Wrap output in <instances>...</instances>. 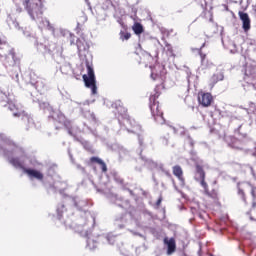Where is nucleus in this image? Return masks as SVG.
<instances>
[{"mask_svg": "<svg viewBox=\"0 0 256 256\" xmlns=\"http://www.w3.org/2000/svg\"><path fill=\"white\" fill-rule=\"evenodd\" d=\"M23 5L33 21H36L39 29H48L55 33V27L46 18H43V7L40 0H24Z\"/></svg>", "mask_w": 256, "mask_h": 256, "instance_id": "obj_1", "label": "nucleus"}, {"mask_svg": "<svg viewBox=\"0 0 256 256\" xmlns=\"http://www.w3.org/2000/svg\"><path fill=\"white\" fill-rule=\"evenodd\" d=\"M0 103H6L8 105V109L12 112L14 117H22V121L24 123H28V125H33V118L29 116L25 111L21 108L17 107L15 100L9 98L7 94L0 90Z\"/></svg>", "mask_w": 256, "mask_h": 256, "instance_id": "obj_2", "label": "nucleus"}, {"mask_svg": "<svg viewBox=\"0 0 256 256\" xmlns=\"http://www.w3.org/2000/svg\"><path fill=\"white\" fill-rule=\"evenodd\" d=\"M27 160V157L22 156L19 158H12L9 160L11 165L13 167H16V169H23L24 173L28 175L29 179H37L38 181H43V173H41L39 170H34L30 168H25V161Z\"/></svg>", "mask_w": 256, "mask_h": 256, "instance_id": "obj_3", "label": "nucleus"}, {"mask_svg": "<svg viewBox=\"0 0 256 256\" xmlns=\"http://www.w3.org/2000/svg\"><path fill=\"white\" fill-rule=\"evenodd\" d=\"M157 97H159V95L150 96V111H151L152 117L154 118V121H156L158 125H164L165 118L163 117V112L159 110V102H157L156 100Z\"/></svg>", "mask_w": 256, "mask_h": 256, "instance_id": "obj_4", "label": "nucleus"}, {"mask_svg": "<svg viewBox=\"0 0 256 256\" xmlns=\"http://www.w3.org/2000/svg\"><path fill=\"white\" fill-rule=\"evenodd\" d=\"M85 87L91 89L92 95H97V84L95 80V71L93 67L87 63V74L83 75Z\"/></svg>", "mask_w": 256, "mask_h": 256, "instance_id": "obj_5", "label": "nucleus"}, {"mask_svg": "<svg viewBox=\"0 0 256 256\" xmlns=\"http://www.w3.org/2000/svg\"><path fill=\"white\" fill-rule=\"evenodd\" d=\"M194 179L195 181L200 183L205 193H209V185H207V182H205V170H203V166H200L199 163H196V172L194 174Z\"/></svg>", "mask_w": 256, "mask_h": 256, "instance_id": "obj_6", "label": "nucleus"}, {"mask_svg": "<svg viewBox=\"0 0 256 256\" xmlns=\"http://www.w3.org/2000/svg\"><path fill=\"white\" fill-rule=\"evenodd\" d=\"M198 102L200 105H202V107H209V105H211L213 102V96L209 92H200L198 94Z\"/></svg>", "mask_w": 256, "mask_h": 256, "instance_id": "obj_7", "label": "nucleus"}, {"mask_svg": "<svg viewBox=\"0 0 256 256\" xmlns=\"http://www.w3.org/2000/svg\"><path fill=\"white\" fill-rule=\"evenodd\" d=\"M30 83L37 91H43V89H45V80L37 77L35 73L30 74Z\"/></svg>", "mask_w": 256, "mask_h": 256, "instance_id": "obj_8", "label": "nucleus"}, {"mask_svg": "<svg viewBox=\"0 0 256 256\" xmlns=\"http://www.w3.org/2000/svg\"><path fill=\"white\" fill-rule=\"evenodd\" d=\"M79 55H87L89 53V43L85 38H80L76 42Z\"/></svg>", "mask_w": 256, "mask_h": 256, "instance_id": "obj_9", "label": "nucleus"}, {"mask_svg": "<svg viewBox=\"0 0 256 256\" xmlns=\"http://www.w3.org/2000/svg\"><path fill=\"white\" fill-rule=\"evenodd\" d=\"M240 20L242 21V28L247 33L251 29V19L249 18V14L245 12L238 13Z\"/></svg>", "mask_w": 256, "mask_h": 256, "instance_id": "obj_10", "label": "nucleus"}, {"mask_svg": "<svg viewBox=\"0 0 256 256\" xmlns=\"http://www.w3.org/2000/svg\"><path fill=\"white\" fill-rule=\"evenodd\" d=\"M165 245H167V255H172V253H175L176 245H175V239L174 238H165L164 239Z\"/></svg>", "mask_w": 256, "mask_h": 256, "instance_id": "obj_11", "label": "nucleus"}, {"mask_svg": "<svg viewBox=\"0 0 256 256\" xmlns=\"http://www.w3.org/2000/svg\"><path fill=\"white\" fill-rule=\"evenodd\" d=\"M173 175L179 179L182 185H185V179L183 178V169L181 166L176 165L173 167Z\"/></svg>", "mask_w": 256, "mask_h": 256, "instance_id": "obj_12", "label": "nucleus"}, {"mask_svg": "<svg viewBox=\"0 0 256 256\" xmlns=\"http://www.w3.org/2000/svg\"><path fill=\"white\" fill-rule=\"evenodd\" d=\"M0 145H3L5 149H9L8 147H11V145L15 144H13V142L7 138V136L0 134Z\"/></svg>", "mask_w": 256, "mask_h": 256, "instance_id": "obj_13", "label": "nucleus"}, {"mask_svg": "<svg viewBox=\"0 0 256 256\" xmlns=\"http://www.w3.org/2000/svg\"><path fill=\"white\" fill-rule=\"evenodd\" d=\"M36 48L40 53H43V55H46V53H49L51 51L49 47H47V45L43 43H36Z\"/></svg>", "mask_w": 256, "mask_h": 256, "instance_id": "obj_14", "label": "nucleus"}, {"mask_svg": "<svg viewBox=\"0 0 256 256\" xmlns=\"http://www.w3.org/2000/svg\"><path fill=\"white\" fill-rule=\"evenodd\" d=\"M225 141H227L228 145L230 147H232L233 149H239V147L237 145L239 143V141H237V139H235L231 136H228V137H225ZM229 141H232V143H229Z\"/></svg>", "mask_w": 256, "mask_h": 256, "instance_id": "obj_15", "label": "nucleus"}, {"mask_svg": "<svg viewBox=\"0 0 256 256\" xmlns=\"http://www.w3.org/2000/svg\"><path fill=\"white\" fill-rule=\"evenodd\" d=\"M164 51H166V54L168 57H175V52H173V46L171 44L166 43L164 47Z\"/></svg>", "mask_w": 256, "mask_h": 256, "instance_id": "obj_16", "label": "nucleus"}, {"mask_svg": "<svg viewBox=\"0 0 256 256\" xmlns=\"http://www.w3.org/2000/svg\"><path fill=\"white\" fill-rule=\"evenodd\" d=\"M132 29L136 35H141V33H143V25L140 23H135Z\"/></svg>", "mask_w": 256, "mask_h": 256, "instance_id": "obj_17", "label": "nucleus"}, {"mask_svg": "<svg viewBox=\"0 0 256 256\" xmlns=\"http://www.w3.org/2000/svg\"><path fill=\"white\" fill-rule=\"evenodd\" d=\"M97 247V242L93 238L87 239V248L91 251Z\"/></svg>", "mask_w": 256, "mask_h": 256, "instance_id": "obj_18", "label": "nucleus"}, {"mask_svg": "<svg viewBox=\"0 0 256 256\" xmlns=\"http://www.w3.org/2000/svg\"><path fill=\"white\" fill-rule=\"evenodd\" d=\"M60 71L61 73H63L64 75L69 74V72L71 71V65L69 64H64L60 67Z\"/></svg>", "mask_w": 256, "mask_h": 256, "instance_id": "obj_19", "label": "nucleus"}, {"mask_svg": "<svg viewBox=\"0 0 256 256\" xmlns=\"http://www.w3.org/2000/svg\"><path fill=\"white\" fill-rule=\"evenodd\" d=\"M255 74V68H252L250 66H247L245 69V75L246 77H251Z\"/></svg>", "mask_w": 256, "mask_h": 256, "instance_id": "obj_20", "label": "nucleus"}, {"mask_svg": "<svg viewBox=\"0 0 256 256\" xmlns=\"http://www.w3.org/2000/svg\"><path fill=\"white\" fill-rule=\"evenodd\" d=\"M238 195H240L242 201H244V203H247V198H245V192L243 191V189H241V184L238 183Z\"/></svg>", "mask_w": 256, "mask_h": 256, "instance_id": "obj_21", "label": "nucleus"}, {"mask_svg": "<svg viewBox=\"0 0 256 256\" xmlns=\"http://www.w3.org/2000/svg\"><path fill=\"white\" fill-rule=\"evenodd\" d=\"M57 119L58 123H60L61 125H67L65 115H63L62 113L57 114Z\"/></svg>", "mask_w": 256, "mask_h": 256, "instance_id": "obj_22", "label": "nucleus"}, {"mask_svg": "<svg viewBox=\"0 0 256 256\" xmlns=\"http://www.w3.org/2000/svg\"><path fill=\"white\" fill-rule=\"evenodd\" d=\"M142 161H144L145 165L149 166V167H155V162H153V160L151 159H147L144 157H141Z\"/></svg>", "mask_w": 256, "mask_h": 256, "instance_id": "obj_23", "label": "nucleus"}, {"mask_svg": "<svg viewBox=\"0 0 256 256\" xmlns=\"http://www.w3.org/2000/svg\"><path fill=\"white\" fill-rule=\"evenodd\" d=\"M8 25L9 27L14 29H19V22L15 21V20H8Z\"/></svg>", "mask_w": 256, "mask_h": 256, "instance_id": "obj_24", "label": "nucleus"}, {"mask_svg": "<svg viewBox=\"0 0 256 256\" xmlns=\"http://www.w3.org/2000/svg\"><path fill=\"white\" fill-rule=\"evenodd\" d=\"M73 201H74L75 207H77L78 209H81V207H84V206H85V202H83V201H78L77 198H74ZM77 201H78V202H77Z\"/></svg>", "mask_w": 256, "mask_h": 256, "instance_id": "obj_25", "label": "nucleus"}, {"mask_svg": "<svg viewBox=\"0 0 256 256\" xmlns=\"http://www.w3.org/2000/svg\"><path fill=\"white\" fill-rule=\"evenodd\" d=\"M105 239L109 243V245H113L115 243V236L108 235L105 237Z\"/></svg>", "mask_w": 256, "mask_h": 256, "instance_id": "obj_26", "label": "nucleus"}, {"mask_svg": "<svg viewBox=\"0 0 256 256\" xmlns=\"http://www.w3.org/2000/svg\"><path fill=\"white\" fill-rule=\"evenodd\" d=\"M120 39H122V41H127L128 39H131V34L130 33H121Z\"/></svg>", "mask_w": 256, "mask_h": 256, "instance_id": "obj_27", "label": "nucleus"}, {"mask_svg": "<svg viewBox=\"0 0 256 256\" xmlns=\"http://www.w3.org/2000/svg\"><path fill=\"white\" fill-rule=\"evenodd\" d=\"M119 106L116 107L118 113H121V115H123V113H127V110L125 108H123V106H121V102H118Z\"/></svg>", "mask_w": 256, "mask_h": 256, "instance_id": "obj_28", "label": "nucleus"}, {"mask_svg": "<svg viewBox=\"0 0 256 256\" xmlns=\"http://www.w3.org/2000/svg\"><path fill=\"white\" fill-rule=\"evenodd\" d=\"M91 163H98V165H100V163H103V160L99 157H92L90 158Z\"/></svg>", "mask_w": 256, "mask_h": 256, "instance_id": "obj_29", "label": "nucleus"}, {"mask_svg": "<svg viewBox=\"0 0 256 256\" xmlns=\"http://www.w3.org/2000/svg\"><path fill=\"white\" fill-rule=\"evenodd\" d=\"M40 109H51L50 107H49V103H47V102H41L40 103Z\"/></svg>", "mask_w": 256, "mask_h": 256, "instance_id": "obj_30", "label": "nucleus"}, {"mask_svg": "<svg viewBox=\"0 0 256 256\" xmlns=\"http://www.w3.org/2000/svg\"><path fill=\"white\" fill-rule=\"evenodd\" d=\"M85 117H87L88 119H91L92 121H95V114L88 112L87 114H85Z\"/></svg>", "mask_w": 256, "mask_h": 256, "instance_id": "obj_31", "label": "nucleus"}, {"mask_svg": "<svg viewBox=\"0 0 256 256\" xmlns=\"http://www.w3.org/2000/svg\"><path fill=\"white\" fill-rule=\"evenodd\" d=\"M132 133H136L137 131H141V126L140 125H137V124H134L133 125V130H131Z\"/></svg>", "mask_w": 256, "mask_h": 256, "instance_id": "obj_32", "label": "nucleus"}, {"mask_svg": "<svg viewBox=\"0 0 256 256\" xmlns=\"http://www.w3.org/2000/svg\"><path fill=\"white\" fill-rule=\"evenodd\" d=\"M101 169L103 173H107V164H105L102 160V163H100Z\"/></svg>", "mask_w": 256, "mask_h": 256, "instance_id": "obj_33", "label": "nucleus"}, {"mask_svg": "<svg viewBox=\"0 0 256 256\" xmlns=\"http://www.w3.org/2000/svg\"><path fill=\"white\" fill-rule=\"evenodd\" d=\"M251 195H252L253 199H255V197H256V188L253 187V186H251Z\"/></svg>", "mask_w": 256, "mask_h": 256, "instance_id": "obj_34", "label": "nucleus"}, {"mask_svg": "<svg viewBox=\"0 0 256 256\" xmlns=\"http://www.w3.org/2000/svg\"><path fill=\"white\" fill-rule=\"evenodd\" d=\"M123 123H124V125H133L131 122V119H129V118L124 119Z\"/></svg>", "mask_w": 256, "mask_h": 256, "instance_id": "obj_35", "label": "nucleus"}, {"mask_svg": "<svg viewBox=\"0 0 256 256\" xmlns=\"http://www.w3.org/2000/svg\"><path fill=\"white\" fill-rule=\"evenodd\" d=\"M57 213H58V219H61L63 215V210H61V208H57Z\"/></svg>", "mask_w": 256, "mask_h": 256, "instance_id": "obj_36", "label": "nucleus"}, {"mask_svg": "<svg viewBox=\"0 0 256 256\" xmlns=\"http://www.w3.org/2000/svg\"><path fill=\"white\" fill-rule=\"evenodd\" d=\"M200 57H201L202 63H205V57H206V55L203 54V53H200Z\"/></svg>", "mask_w": 256, "mask_h": 256, "instance_id": "obj_37", "label": "nucleus"}, {"mask_svg": "<svg viewBox=\"0 0 256 256\" xmlns=\"http://www.w3.org/2000/svg\"><path fill=\"white\" fill-rule=\"evenodd\" d=\"M157 74H155V70H152L151 77L155 80L157 79Z\"/></svg>", "mask_w": 256, "mask_h": 256, "instance_id": "obj_38", "label": "nucleus"}, {"mask_svg": "<svg viewBox=\"0 0 256 256\" xmlns=\"http://www.w3.org/2000/svg\"><path fill=\"white\" fill-rule=\"evenodd\" d=\"M162 201H163V198H161V197L157 200V202H156L157 207H159V205H161Z\"/></svg>", "mask_w": 256, "mask_h": 256, "instance_id": "obj_39", "label": "nucleus"}, {"mask_svg": "<svg viewBox=\"0 0 256 256\" xmlns=\"http://www.w3.org/2000/svg\"><path fill=\"white\" fill-rule=\"evenodd\" d=\"M235 133L241 135V125L238 127V129L235 130Z\"/></svg>", "mask_w": 256, "mask_h": 256, "instance_id": "obj_40", "label": "nucleus"}, {"mask_svg": "<svg viewBox=\"0 0 256 256\" xmlns=\"http://www.w3.org/2000/svg\"><path fill=\"white\" fill-rule=\"evenodd\" d=\"M222 7L224 8L225 11H229V6H227V4H223Z\"/></svg>", "mask_w": 256, "mask_h": 256, "instance_id": "obj_41", "label": "nucleus"}, {"mask_svg": "<svg viewBox=\"0 0 256 256\" xmlns=\"http://www.w3.org/2000/svg\"><path fill=\"white\" fill-rule=\"evenodd\" d=\"M169 129H171L174 133H177V129L175 127L169 126Z\"/></svg>", "mask_w": 256, "mask_h": 256, "instance_id": "obj_42", "label": "nucleus"}, {"mask_svg": "<svg viewBox=\"0 0 256 256\" xmlns=\"http://www.w3.org/2000/svg\"><path fill=\"white\" fill-rule=\"evenodd\" d=\"M140 145H143V139H141V136H138Z\"/></svg>", "mask_w": 256, "mask_h": 256, "instance_id": "obj_43", "label": "nucleus"}, {"mask_svg": "<svg viewBox=\"0 0 256 256\" xmlns=\"http://www.w3.org/2000/svg\"><path fill=\"white\" fill-rule=\"evenodd\" d=\"M119 220H116V225L119 226L120 229H123V227H125L124 225H119V223H117Z\"/></svg>", "mask_w": 256, "mask_h": 256, "instance_id": "obj_44", "label": "nucleus"}, {"mask_svg": "<svg viewBox=\"0 0 256 256\" xmlns=\"http://www.w3.org/2000/svg\"><path fill=\"white\" fill-rule=\"evenodd\" d=\"M69 135H72V137H75V134L71 131V129L68 130Z\"/></svg>", "mask_w": 256, "mask_h": 256, "instance_id": "obj_45", "label": "nucleus"}, {"mask_svg": "<svg viewBox=\"0 0 256 256\" xmlns=\"http://www.w3.org/2000/svg\"><path fill=\"white\" fill-rule=\"evenodd\" d=\"M162 141H163L164 145H167V144H168V141H167L166 138H163Z\"/></svg>", "mask_w": 256, "mask_h": 256, "instance_id": "obj_46", "label": "nucleus"}, {"mask_svg": "<svg viewBox=\"0 0 256 256\" xmlns=\"http://www.w3.org/2000/svg\"><path fill=\"white\" fill-rule=\"evenodd\" d=\"M219 81H223V75L220 74Z\"/></svg>", "mask_w": 256, "mask_h": 256, "instance_id": "obj_47", "label": "nucleus"}, {"mask_svg": "<svg viewBox=\"0 0 256 256\" xmlns=\"http://www.w3.org/2000/svg\"><path fill=\"white\" fill-rule=\"evenodd\" d=\"M80 168V170H82V172H85V168L78 166Z\"/></svg>", "mask_w": 256, "mask_h": 256, "instance_id": "obj_48", "label": "nucleus"}, {"mask_svg": "<svg viewBox=\"0 0 256 256\" xmlns=\"http://www.w3.org/2000/svg\"><path fill=\"white\" fill-rule=\"evenodd\" d=\"M19 79V74H16V81H18Z\"/></svg>", "mask_w": 256, "mask_h": 256, "instance_id": "obj_49", "label": "nucleus"}, {"mask_svg": "<svg viewBox=\"0 0 256 256\" xmlns=\"http://www.w3.org/2000/svg\"><path fill=\"white\" fill-rule=\"evenodd\" d=\"M242 137H247V134H245V133H242Z\"/></svg>", "mask_w": 256, "mask_h": 256, "instance_id": "obj_50", "label": "nucleus"}, {"mask_svg": "<svg viewBox=\"0 0 256 256\" xmlns=\"http://www.w3.org/2000/svg\"><path fill=\"white\" fill-rule=\"evenodd\" d=\"M212 79H214V80H215V79H217V76H216V75H214V76L212 77Z\"/></svg>", "mask_w": 256, "mask_h": 256, "instance_id": "obj_51", "label": "nucleus"}, {"mask_svg": "<svg viewBox=\"0 0 256 256\" xmlns=\"http://www.w3.org/2000/svg\"><path fill=\"white\" fill-rule=\"evenodd\" d=\"M252 207H256V202H254V203L252 204Z\"/></svg>", "mask_w": 256, "mask_h": 256, "instance_id": "obj_52", "label": "nucleus"}, {"mask_svg": "<svg viewBox=\"0 0 256 256\" xmlns=\"http://www.w3.org/2000/svg\"><path fill=\"white\" fill-rule=\"evenodd\" d=\"M245 185H247L248 187H251V184H249V183H246Z\"/></svg>", "mask_w": 256, "mask_h": 256, "instance_id": "obj_53", "label": "nucleus"}, {"mask_svg": "<svg viewBox=\"0 0 256 256\" xmlns=\"http://www.w3.org/2000/svg\"><path fill=\"white\" fill-rule=\"evenodd\" d=\"M55 115H56V114H53V115H52V119H55Z\"/></svg>", "mask_w": 256, "mask_h": 256, "instance_id": "obj_54", "label": "nucleus"}, {"mask_svg": "<svg viewBox=\"0 0 256 256\" xmlns=\"http://www.w3.org/2000/svg\"><path fill=\"white\" fill-rule=\"evenodd\" d=\"M59 193H63V190H62V189H59Z\"/></svg>", "mask_w": 256, "mask_h": 256, "instance_id": "obj_55", "label": "nucleus"}, {"mask_svg": "<svg viewBox=\"0 0 256 256\" xmlns=\"http://www.w3.org/2000/svg\"><path fill=\"white\" fill-rule=\"evenodd\" d=\"M61 209H65V206H64V205H61Z\"/></svg>", "mask_w": 256, "mask_h": 256, "instance_id": "obj_56", "label": "nucleus"}, {"mask_svg": "<svg viewBox=\"0 0 256 256\" xmlns=\"http://www.w3.org/2000/svg\"><path fill=\"white\" fill-rule=\"evenodd\" d=\"M228 3H231V0H228Z\"/></svg>", "mask_w": 256, "mask_h": 256, "instance_id": "obj_57", "label": "nucleus"}, {"mask_svg": "<svg viewBox=\"0 0 256 256\" xmlns=\"http://www.w3.org/2000/svg\"><path fill=\"white\" fill-rule=\"evenodd\" d=\"M191 145H193V142H191Z\"/></svg>", "mask_w": 256, "mask_h": 256, "instance_id": "obj_58", "label": "nucleus"}]
</instances>
